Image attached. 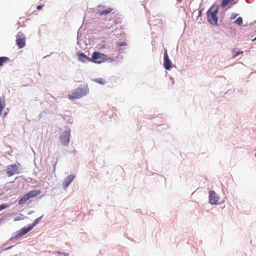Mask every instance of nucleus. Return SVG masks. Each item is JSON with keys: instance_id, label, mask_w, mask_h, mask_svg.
Masks as SVG:
<instances>
[{"instance_id": "f257e3e1", "label": "nucleus", "mask_w": 256, "mask_h": 256, "mask_svg": "<svg viewBox=\"0 0 256 256\" xmlns=\"http://www.w3.org/2000/svg\"><path fill=\"white\" fill-rule=\"evenodd\" d=\"M219 10V6L212 5L206 12L208 21L212 25L218 26L217 14Z\"/></svg>"}, {"instance_id": "f03ea898", "label": "nucleus", "mask_w": 256, "mask_h": 256, "mask_svg": "<svg viewBox=\"0 0 256 256\" xmlns=\"http://www.w3.org/2000/svg\"><path fill=\"white\" fill-rule=\"evenodd\" d=\"M89 92V88L88 84H84L76 88L72 94L68 95V98L70 100L79 99L84 96L87 95Z\"/></svg>"}, {"instance_id": "7ed1b4c3", "label": "nucleus", "mask_w": 256, "mask_h": 256, "mask_svg": "<svg viewBox=\"0 0 256 256\" xmlns=\"http://www.w3.org/2000/svg\"><path fill=\"white\" fill-rule=\"evenodd\" d=\"M71 130L69 128L63 132L60 136V140L61 144L64 146H68L70 141Z\"/></svg>"}, {"instance_id": "20e7f679", "label": "nucleus", "mask_w": 256, "mask_h": 256, "mask_svg": "<svg viewBox=\"0 0 256 256\" xmlns=\"http://www.w3.org/2000/svg\"><path fill=\"white\" fill-rule=\"evenodd\" d=\"M208 194L209 203L214 205L218 204V201L220 200V196L213 190H210Z\"/></svg>"}, {"instance_id": "39448f33", "label": "nucleus", "mask_w": 256, "mask_h": 256, "mask_svg": "<svg viewBox=\"0 0 256 256\" xmlns=\"http://www.w3.org/2000/svg\"><path fill=\"white\" fill-rule=\"evenodd\" d=\"M102 56H103V54L100 52H94L92 56V58H90L91 62H92L95 64H101L104 62V60H98L99 59H102Z\"/></svg>"}, {"instance_id": "423d86ee", "label": "nucleus", "mask_w": 256, "mask_h": 256, "mask_svg": "<svg viewBox=\"0 0 256 256\" xmlns=\"http://www.w3.org/2000/svg\"><path fill=\"white\" fill-rule=\"evenodd\" d=\"M172 62L169 58V56L167 52V50H165L164 52V67L166 70H169L172 68Z\"/></svg>"}, {"instance_id": "0eeeda50", "label": "nucleus", "mask_w": 256, "mask_h": 256, "mask_svg": "<svg viewBox=\"0 0 256 256\" xmlns=\"http://www.w3.org/2000/svg\"><path fill=\"white\" fill-rule=\"evenodd\" d=\"M78 57V60L82 63H87L91 62L90 58L87 56L84 52H78L76 54Z\"/></svg>"}, {"instance_id": "6e6552de", "label": "nucleus", "mask_w": 256, "mask_h": 256, "mask_svg": "<svg viewBox=\"0 0 256 256\" xmlns=\"http://www.w3.org/2000/svg\"><path fill=\"white\" fill-rule=\"evenodd\" d=\"M18 167L16 164L9 165L6 168V172L8 176H13L16 174Z\"/></svg>"}, {"instance_id": "1a4fd4ad", "label": "nucleus", "mask_w": 256, "mask_h": 256, "mask_svg": "<svg viewBox=\"0 0 256 256\" xmlns=\"http://www.w3.org/2000/svg\"><path fill=\"white\" fill-rule=\"evenodd\" d=\"M74 176L72 174H70L66 176L64 180L62 182V186L64 188H68L70 183L72 182L74 178Z\"/></svg>"}, {"instance_id": "9d476101", "label": "nucleus", "mask_w": 256, "mask_h": 256, "mask_svg": "<svg viewBox=\"0 0 256 256\" xmlns=\"http://www.w3.org/2000/svg\"><path fill=\"white\" fill-rule=\"evenodd\" d=\"M64 120L68 124H72L73 120L71 118L70 112L66 110L64 112V115L62 116Z\"/></svg>"}, {"instance_id": "9b49d317", "label": "nucleus", "mask_w": 256, "mask_h": 256, "mask_svg": "<svg viewBox=\"0 0 256 256\" xmlns=\"http://www.w3.org/2000/svg\"><path fill=\"white\" fill-rule=\"evenodd\" d=\"M26 38H18L16 39V44L18 48H22L26 46Z\"/></svg>"}, {"instance_id": "f8f14e48", "label": "nucleus", "mask_w": 256, "mask_h": 256, "mask_svg": "<svg viewBox=\"0 0 256 256\" xmlns=\"http://www.w3.org/2000/svg\"><path fill=\"white\" fill-rule=\"evenodd\" d=\"M32 228L30 226V224L27 226H24L22 228L20 229L19 230H18L20 236H22L26 234L28 232L30 231Z\"/></svg>"}, {"instance_id": "ddd939ff", "label": "nucleus", "mask_w": 256, "mask_h": 256, "mask_svg": "<svg viewBox=\"0 0 256 256\" xmlns=\"http://www.w3.org/2000/svg\"><path fill=\"white\" fill-rule=\"evenodd\" d=\"M105 50L106 52H112L114 50V44L111 42L106 43L105 45Z\"/></svg>"}, {"instance_id": "4468645a", "label": "nucleus", "mask_w": 256, "mask_h": 256, "mask_svg": "<svg viewBox=\"0 0 256 256\" xmlns=\"http://www.w3.org/2000/svg\"><path fill=\"white\" fill-rule=\"evenodd\" d=\"M41 192L40 190H32L28 192L27 194L28 196H29L30 198H31L34 197L39 194H40Z\"/></svg>"}, {"instance_id": "2eb2a0df", "label": "nucleus", "mask_w": 256, "mask_h": 256, "mask_svg": "<svg viewBox=\"0 0 256 256\" xmlns=\"http://www.w3.org/2000/svg\"><path fill=\"white\" fill-rule=\"evenodd\" d=\"M113 10V8H108L99 11L97 14H98L100 16L102 15H107L108 14L110 13Z\"/></svg>"}, {"instance_id": "dca6fc26", "label": "nucleus", "mask_w": 256, "mask_h": 256, "mask_svg": "<svg viewBox=\"0 0 256 256\" xmlns=\"http://www.w3.org/2000/svg\"><path fill=\"white\" fill-rule=\"evenodd\" d=\"M92 80L102 85H104L106 83V80L102 78H94L92 79Z\"/></svg>"}, {"instance_id": "f3484780", "label": "nucleus", "mask_w": 256, "mask_h": 256, "mask_svg": "<svg viewBox=\"0 0 256 256\" xmlns=\"http://www.w3.org/2000/svg\"><path fill=\"white\" fill-rule=\"evenodd\" d=\"M30 199L29 196H28V194L24 195L21 198L20 200H19L18 202V204H22L25 202Z\"/></svg>"}, {"instance_id": "a211bd4d", "label": "nucleus", "mask_w": 256, "mask_h": 256, "mask_svg": "<svg viewBox=\"0 0 256 256\" xmlns=\"http://www.w3.org/2000/svg\"><path fill=\"white\" fill-rule=\"evenodd\" d=\"M42 218H43V215H42V216H40L39 218L35 219L34 222L31 224H30V226H31V228H33L34 226H35L38 224L39 223V222Z\"/></svg>"}, {"instance_id": "6ab92c4d", "label": "nucleus", "mask_w": 256, "mask_h": 256, "mask_svg": "<svg viewBox=\"0 0 256 256\" xmlns=\"http://www.w3.org/2000/svg\"><path fill=\"white\" fill-rule=\"evenodd\" d=\"M9 60V58L6 56L0 57V66H3L4 64L7 62Z\"/></svg>"}, {"instance_id": "aec40b11", "label": "nucleus", "mask_w": 256, "mask_h": 256, "mask_svg": "<svg viewBox=\"0 0 256 256\" xmlns=\"http://www.w3.org/2000/svg\"><path fill=\"white\" fill-rule=\"evenodd\" d=\"M102 60H105L108 61L109 62H112L114 61V60L112 58H111L108 56L107 55L103 54V56H102Z\"/></svg>"}, {"instance_id": "412c9836", "label": "nucleus", "mask_w": 256, "mask_h": 256, "mask_svg": "<svg viewBox=\"0 0 256 256\" xmlns=\"http://www.w3.org/2000/svg\"><path fill=\"white\" fill-rule=\"evenodd\" d=\"M234 0H222L221 2V6L222 8H225L226 6H228L230 2H233Z\"/></svg>"}, {"instance_id": "4be33fe9", "label": "nucleus", "mask_w": 256, "mask_h": 256, "mask_svg": "<svg viewBox=\"0 0 256 256\" xmlns=\"http://www.w3.org/2000/svg\"><path fill=\"white\" fill-rule=\"evenodd\" d=\"M5 106V103L4 102H2V98L0 97V116H2V111Z\"/></svg>"}, {"instance_id": "5701e85b", "label": "nucleus", "mask_w": 256, "mask_h": 256, "mask_svg": "<svg viewBox=\"0 0 256 256\" xmlns=\"http://www.w3.org/2000/svg\"><path fill=\"white\" fill-rule=\"evenodd\" d=\"M105 45H106L105 42L104 41H102L98 44L97 48L98 50H102V49L105 48V46H106Z\"/></svg>"}, {"instance_id": "b1692460", "label": "nucleus", "mask_w": 256, "mask_h": 256, "mask_svg": "<svg viewBox=\"0 0 256 256\" xmlns=\"http://www.w3.org/2000/svg\"><path fill=\"white\" fill-rule=\"evenodd\" d=\"M20 237V235L18 232H15L14 234H13L12 236L10 238V240L12 241L14 239L18 238Z\"/></svg>"}, {"instance_id": "393cba45", "label": "nucleus", "mask_w": 256, "mask_h": 256, "mask_svg": "<svg viewBox=\"0 0 256 256\" xmlns=\"http://www.w3.org/2000/svg\"><path fill=\"white\" fill-rule=\"evenodd\" d=\"M242 18L240 16L237 18V19L234 21V23L237 24L238 26H240L242 23Z\"/></svg>"}, {"instance_id": "a878e982", "label": "nucleus", "mask_w": 256, "mask_h": 256, "mask_svg": "<svg viewBox=\"0 0 256 256\" xmlns=\"http://www.w3.org/2000/svg\"><path fill=\"white\" fill-rule=\"evenodd\" d=\"M9 206H10L9 204H0V211L3 210L4 209H6V208H8Z\"/></svg>"}, {"instance_id": "bb28decb", "label": "nucleus", "mask_w": 256, "mask_h": 256, "mask_svg": "<svg viewBox=\"0 0 256 256\" xmlns=\"http://www.w3.org/2000/svg\"><path fill=\"white\" fill-rule=\"evenodd\" d=\"M26 38V36H24V33L22 32H18V33H17V34L16 36V38Z\"/></svg>"}, {"instance_id": "cd10ccee", "label": "nucleus", "mask_w": 256, "mask_h": 256, "mask_svg": "<svg viewBox=\"0 0 256 256\" xmlns=\"http://www.w3.org/2000/svg\"><path fill=\"white\" fill-rule=\"evenodd\" d=\"M56 253L58 254H62V256H69V254L68 252H61L60 251H56Z\"/></svg>"}, {"instance_id": "c85d7f7f", "label": "nucleus", "mask_w": 256, "mask_h": 256, "mask_svg": "<svg viewBox=\"0 0 256 256\" xmlns=\"http://www.w3.org/2000/svg\"><path fill=\"white\" fill-rule=\"evenodd\" d=\"M118 46H122L126 45V43L125 42H118L116 43Z\"/></svg>"}, {"instance_id": "c756f323", "label": "nucleus", "mask_w": 256, "mask_h": 256, "mask_svg": "<svg viewBox=\"0 0 256 256\" xmlns=\"http://www.w3.org/2000/svg\"><path fill=\"white\" fill-rule=\"evenodd\" d=\"M243 53V52L242 51H238L236 52L234 55L233 56V58H234L236 57H237L240 54H242Z\"/></svg>"}, {"instance_id": "7c9ffc66", "label": "nucleus", "mask_w": 256, "mask_h": 256, "mask_svg": "<svg viewBox=\"0 0 256 256\" xmlns=\"http://www.w3.org/2000/svg\"><path fill=\"white\" fill-rule=\"evenodd\" d=\"M238 16L237 14H235V13H232L231 16H230V20H234V19L236 16Z\"/></svg>"}, {"instance_id": "2f4dec72", "label": "nucleus", "mask_w": 256, "mask_h": 256, "mask_svg": "<svg viewBox=\"0 0 256 256\" xmlns=\"http://www.w3.org/2000/svg\"><path fill=\"white\" fill-rule=\"evenodd\" d=\"M203 10H204V8H202V9L200 10H199L198 14V17L202 16V12Z\"/></svg>"}, {"instance_id": "473e14b6", "label": "nucleus", "mask_w": 256, "mask_h": 256, "mask_svg": "<svg viewBox=\"0 0 256 256\" xmlns=\"http://www.w3.org/2000/svg\"><path fill=\"white\" fill-rule=\"evenodd\" d=\"M43 6H43V5H39V6H37V9H38V10H41V9L42 8V7H43Z\"/></svg>"}, {"instance_id": "72a5a7b5", "label": "nucleus", "mask_w": 256, "mask_h": 256, "mask_svg": "<svg viewBox=\"0 0 256 256\" xmlns=\"http://www.w3.org/2000/svg\"><path fill=\"white\" fill-rule=\"evenodd\" d=\"M14 246H10L8 247H7L5 249H4V250H10Z\"/></svg>"}, {"instance_id": "f704fd0d", "label": "nucleus", "mask_w": 256, "mask_h": 256, "mask_svg": "<svg viewBox=\"0 0 256 256\" xmlns=\"http://www.w3.org/2000/svg\"><path fill=\"white\" fill-rule=\"evenodd\" d=\"M118 52H119L120 53H122V52H123V49H122V48H118Z\"/></svg>"}, {"instance_id": "c9c22d12", "label": "nucleus", "mask_w": 256, "mask_h": 256, "mask_svg": "<svg viewBox=\"0 0 256 256\" xmlns=\"http://www.w3.org/2000/svg\"><path fill=\"white\" fill-rule=\"evenodd\" d=\"M170 80H171V82H172V84H174V78L172 77V76H171V77L170 78Z\"/></svg>"}, {"instance_id": "e433bc0d", "label": "nucleus", "mask_w": 256, "mask_h": 256, "mask_svg": "<svg viewBox=\"0 0 256 256\" xmlns=\"http://www.w3.org/2000/svg\"><path fill=\"white\" fill-rule=\"evenodd\" d=\"M44 112H40L38 116V117L40 118L42 116V114H43Z\"/></svg>"}, {"instance_id": "4c0bfd02", "label": "nucleus", "mask_w": 256, "mask_h": 256, "mask_svg": "<svg viewBox=\"0 0 256 256\" xmlns=\"http://www.w3.org/2000/svg\"><path fill=\"white\" fill-rule=\"evenodd\" d=\"M20 220V218H19V217H16V218H14V221H16V220Z\"/></svg>"}, {"instance_id": "58836bf2", "label": "nucleus", "mask_w": 256, "mask_h": 256, "mask_svg": "<svg viewBox=\"0 0 256 256\" xmlns=\"http://www.w3.org/2000/svg\"><path fill=\"white\" fill-rule=\"evenodd\" d=\"M56 163H57V162H56V163L54 164V170H56Z\"/></svg>"}, {"instance_id": "ea45409f", "label": "nucleus", "mask_w": 256, "mask_h": 256, "mask_svg": "<svg viewBox=\"0 0 256 256\" xmlns=\"http://www.w3.org/2000/svg\"><path fill=\"white\" fill-rule=\"evenodd\" d=\"M256 40V36L254 39L252 40V41H254Z\"/></svg>"}, {"instance_id": "a19ab883", "label": "nucleus", "mask_w": 256, "mask_h": 256, "mask_svg": "<svg viewBox=\"0 0 256 256\" xmlns=\"http://www.w3.org/2000/svg\"><path fill=\"white\" fill-rule=\"evenodd\" d=\"M161 126H163V127H164L165 126V125L164 124H162Z\"/></svg>"}]
</instances>
